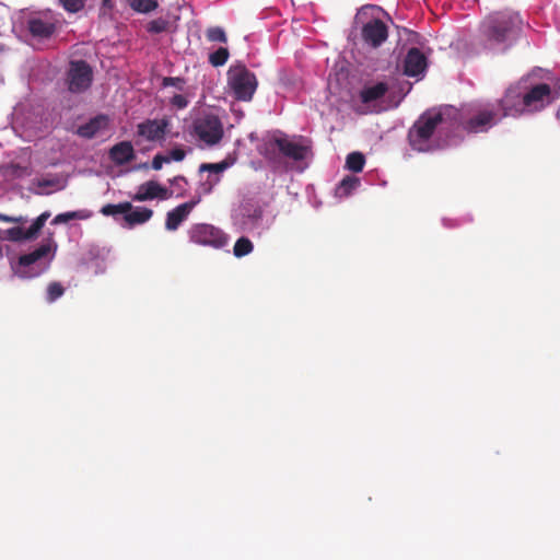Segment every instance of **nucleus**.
I'll list each match as a JSON object with an SVG mask.
<instances>
[{
    "instance_id": "obj_1",
    "label": "nucleus",
    "mask_w": 560,
    "mask_h": 560,
    "mask_svg": "<svg viewBox=\"0 0 560 560\" xmlns=\"http://www.w3.org/2000/svg\"><path fill=\"white\" fill-rule=\"evenodd\" d=\"M523 20L513 10L489 13L480 23V34L489 47L509 46L522 30Z\"/></svg>"
},
{
    "instance_id": "obj_2",
    "label": "nucleus",
    "mask_w": 560,
    "mask_h": 560,
    "mask_svg": "<svg viewBox=\"0 0 560 560\" xmlns=\"http://www.w3.org/2000/svg\"><path fill=\"white\" fill-rule=\"evenodd\" d=\"M451 112L448 108H433L421 114L408 131L410 147L419 152L432 150V138L448 124Z\"/></svg>"
},
{
    "instance_id": "obj_3",
    "label": "nucleus",
    "mask_w": 560,
    "mask_h": 560,
    "mask_svg": "<svg viewBox=\"0 0 560 560\" xmlns=\"http://www.w3.org/2000/svg\"><path fill=\"white\" fill-rule=\"evenodd\" d=\"M57 245L52 241L40 244L33 252L21 255L11 262V269L15 276L22 279H32L46 272L55 256Z\"/></svg>"
},
{
    "instance_id": "obj_4",
    "label": "nucleus",
    "mask_w": 560,
    "mask_h": 560,
    "mask_svg": "<svg viewBox=\"0 0 560 560\" xmlns=\"http://www.w3.org/2000/svg\"><path fill=\"white\" fill-rule=\"evenodd\" d=\"M502 114L493 102L471 105L463 115L460 126L468 133H485L502 121Z\"/></svg>"
},
{
    "instance_id": "obj_5",
    "label": "nucleus",
    "mask_w": 560,
    "mask_h": 560,
    "mask_svg": "<svg viewBox=\"0 0 560 560\" xmlns=\"http://www.w3.org/2000/svg\"><path fill=\"white\" fill-rule=\"evenodd\" d=\"M228 84L235 100L248 102L257 90L258 81L244 65H235L228 71Z\"/></svg>"
},
{
    "instance_id": "obj_6",
    "label": "nucleus",
    "mask_w": 560,
    "mask_h": 560,
    "mask_svg": "<svg viewBox=\"0 0 560 560\" xmlns=\"http://www.w3.org/2000/svg\"><path fill=\"white\" fill-rule=\"evenodd\" d=\"M189 241L213 249H221L229 244V235L220 228L209 223H196L188 230Z\"/></svg>"
},
{
    "instance_id": "obj_7",
    "label": "nucleus",
    "mask_w": 560,
    "mask_h": 560,
    "mask_svg": "<svg viewBox=\"0 0 560 560\" xmlns=\"http://www.w3.org/2000/svg\"><path fill=\"white\" fill-rule=\"evenodd\" d=\"M524 96V79L518 82L511 84L504 92L503 96L499 100L493 101V104L498 106L499 113L502 114V118L505 117H520L526 114V107L523 103Z\"/></svg>"
},
{
    "instance_id": "obj_8",
    "label": "nucleus",
    "mask_w": 560,
    "mask_h": 560,
    "mask_svg": "<svg viewBox=\"0 0 560 560\" xmlns=\"http://www.w3.org/2000/svg\"><path fill=\"white\" fill-rule=\"evenodd\" d=\"M194 133L208 145H214L223 138V125L215 115L208 114L194 121Z\"/></svg>"
},
{
    "instance_id": "obj_9",
    "label": "nucleus",
    "mask_w": 560,
    "mask_h": 560,
    "mask_svg": "<svg viewBox=\"0 0 560 560\" xmlns=\"http://www.w3.org/2000/svg\"><path fill=\"white\" fill-rule=\"evenodd\" d=\"M58 19L51 11H42L30 14L26 27L34 38L48 39L57 30Z\"/></svg>"
},
{
    "instance_id": "obj_10",
    "label": "nucleus",
    "mask_w": 560,
    "mask_h": 560,
    "mask_svg": "<svg viewBox=\"0 0 560 560\" xmlns=\"http://www.w3.org/2000/svg\"><path fill=\"white\" fill-rule=\"evenodd\" d=\"M93 80V72L90 65L84 60H74L70 62L67 73L68 90L72 93H82L86 91Z\"/></svg>"
},
{
    "instance_id": "obj_11",
    "label": "nucleus",
    "mask_w": 560,
    "mask_h": 560,
    "mask_svg": "<svg viewBox=\"0 0 560 560\" xmlns=\"http://www.w3.org/2000/svg\"><path fill=\"white\" fill-rule=\"evenodd\" d=\"M523 103L526 107V114H532L544 109L551 102V88L547 83L527 85L524 79Z\"/></svg>"
},
{
    "instance_id": "obj_12",
    "label": "nucleus",
    "mask_w": 560,
    "mask_h": 560,
    "mask_svg": "<svg viewBox=\"0 0 560 560\" xmlns=\"http://www.w3.org/2000/svg\"><path fill=\"white\" fill-rule=\"evenodd\" d=\"M49 217L50 213L48 211L43 212L35 219V221L27 230L23 229L20 225L7 230H0V238L3 241L11 242L34 240L37 237L39 231L43 229Z\"/></svg>"
},
{
    "instance_id": "obj_13",
    "label": "nucleus",
    "mask_w": 560,
    "mask_h": 560,
    "mask_svg": "<svg viewBox=\"0 0 560 560\" xmlns=\"http://www.w3.org/2000/svg\"><path fill=\"white\" fill-rule=\"evenodd\" d=\"M361 34L368 45L376 48L387 39L388 28L382 20L374 19L363 25Z\"/></svg>"
},
{
    "instance_id": "obj_14",
    "label": "nucleus",
    "mask_w": 560,
    "mask_h": 560,
    "mask_svg": "<svg viewBox=\"0 0 560 560\" xmlns=\"http://www.w3.org/2000/svg\"><path fill=\"white\" fill-rule=\"evenodd\" d=\"M167 127V119H147L137 126V135L148 141H161L165 138Z\"/></svg>"
},
{
    "instance_id": "obj_15",
    "label": "nucleus",
    "mask_w": 560,
    "mask_h": 560,
    "mask_svg": "<svg viewBox=\"0 0 560 560\" xmlns=\"http://www.w3.org/2000/svg\"><path fill=\"white\" fill-rule=\"evenodd\" d=\"M273 143L277 145L279 153L290 160L302 161L307 155L308 148L306 145L292 141L288 137H275Z\"/></svg>"
},
{
    "instance_id": "obj_16",
    "label": "nucleus",
    "mask_w": 560,
    "mask_h": 560,
    "mask_svg": "<svg viewBox=\"0 0 560 560\" xmlns=\"http://www.w3.org/2000/svg\"><path fill=\"white\" fill-rule=\"evenodd\" d=\"M109 118L100 114L91 118L88 122L81 125L77 129V135L84 139H92L98 133L108 129Z\"/></svg>"
},
{
    "instance_id": "obj_17",
    "label": "nucleus",
    "mask_w": 560,
    "mask_h": 560,
    "mask_svg": "<svg viewBox=\"0 0 560 560\" xmlns=\"http://www.w3.org/2000/svg\"><path fill=\"white\" fill-rule=\"evenodd\" d=\"M427 58L418 48H411L407 52L404 62V72L408 77H417L425 70Z\"/></svg>"
},
{
    "instance_id": "obj_18",
    "label": "nucleus",
    "mask_w": 560,
    "mask_h": 560,
    "mask_svg": "<svg viewBox=\"0 0 560 560\" xmlns=\"http://www.w3.org/2000/svg\"><path fill=\"white\" fill-rule=\"evenodd\" d=\"M196 203V201L184 202L168 211L166 214L165 229L168 231L177 230L182 222L187 219Z\"/></svg>"
},
{
    "instance_id": "obj_19",
    "label": "nucleus",
    "mask_w": 560,
    "mask_h": 560,
    "mask_svg": "<svg viewBox=\"0 0 560 560\" xmlns=\"http://www.w3.org/2000/svg\"><path fill=\"white\" fill-rule=\"evenodd\" d=\"M109 159L116 165H125L135 160L136 153L130 141H121L109 149Z\"/></svg>"
},
{
    "instance_id": "obj_20",
    "label": "nucleus",
    "mask_w": 560,
    "mask_h": 560,
    "mask_svg": "<svg viewBox=\"0 0 560 560\" xmlns=\"http://www.w3.org/2000/svg\"><path fill=\"white\" fill-rule=\"evenodd\" d=\"M167 190L154 180L142 184L137 194L132 197L136 201L151 200L156 197L166 198Z\"/></svg>"
},
{
    "instance_id": "obj_21",
    "label": "nucleus",
    "mask_w": 560,
    "mask_h": 560,
    "mask_svg": "<svg viewBox=\"0 0 560 560\" xmlns=\"http://www.w3.org/2000/svg\"><path fill=\"white\" fill-rule=\"evenodd\" d=\"M388 91V85L385 82H378L371 86H364L360 92V100L364 104H370L374 101L381 100Z\"/></svg>"
},
{
    "instance_id": "obj_22",
    "label": "nucleus",
    "mask_w": 560,
    "mask_h": 560,
    "mask_svg": "<svg viewBox=\"0 0 560 560\" xmlns=\"http://www.w3.org/2000/svg\"><path fill=\"white\" fill-rule=\"evenodd\" d=\"M153 215V211L145 207H137L132 208L127 212V214L124 217V220L126 221L128 226H135L137 224H143L147 221H149Z\"/></svg>"
},
{
    "instance_id": "obj_23",
    "label": "nucleus",
    "mask_w": 560,
    "mask_h": 560,
    "mask_svg": "<svg viewBox=\"0 0 560 560\" xmlns=\"http://www.w3.org/2000/svg\"><path fill=\"white\" fill-rule=\"evenodd\" d=\"M360 185V179L354 176H346L336 189L339 197H348Z\"/></svg>"
},
{
    "instance_id": "obj_24",
    "label": "nucleus",
    "mask_w": 560,
    "mask_h": 560,
    "mask_svg": "<svg viewBox=\"0 0 560 560\" xmlns=\"http://www.w3.org/2000/svg\"><path fill=\"white\" fill-rule=\"evenodd\" d=\"M131 209H132V205L128 201L117 203V205L107 203L102 207L101 213L106 217H108V215L115 217L116 214H124V217H125L127 214V212H129V210H131Z\"/></svg>"
},
{
    "instance_id": "obj_25",
    "label": "nucleus",
    "mask_w": 560,
    "mask_h": 560,
    "mask_svg": "<svg viewBox=\"0 0 560 560\" xmlns=\"http://www.w3.org/2000/svg\"><path fill=\"white\" fill-rule=\"evenodd\" d=\"M254 249V245L248 237H240L233 247V254L235 257L241 258L250 254Z\"/></svg>"
},
{
    "instance_id": "obj_26",
    "label": "nucleus",
    "mask_w": 560,
    "mask_h": 560,
    "mask_svg": "<svg viewBox=\"0 0 560 560\" xmlns=\"http://www.w3.org/2000/svg\"><path fill=\"white\" fill-rule=\"evenodd\" d=\"M365 158L361 152H352L348 154L346 165L350 171L359 173L363 170Z\"/></svg>"
},
{
    "instance_id": "obj_27",
    "label": "nucleus",
    "mask_w": 560,
    "mask_h": 560,
    "mask_svg": "<svg viewBox=\"0 0 560 560\" xmlns=\"http://www.w3.org/2000/svg\"><path fill=\"white\" fill-rule=\"evenodd\" d=\"M244 215L253 224H257L261 221L264 215V210L259 205L246 203L243 207Z\"/></svg>"
},
{
    "instance_id": "obj_28",
    "label": "nucleus",
    "mask_w": 560,
    "mask_h": 560,
    "mask_svg": "<svg viewBox=\"0 0 560 560\" xmlns=\"http://www.w3.org/2000/svg\"><path fill=\"white\" fill-rule=\"evenodd\" d=\"M88 218V214L84 213V211H69L57 214L52 221L51 224L57 225L61 223H68L72 220H84Z\"/></svg>"
},
{
    "instance_id": "obj_29",
    "label": "nucleus",
    "mask_w": 560,
    "mask_h": 560,
    "mask_svg": "<svg viewBox=\"0 0 560 560\" xmlns=\"http://www.w3.org/2000/svg\"><path fill=\"white\" fill-rule=\"evenodd\" d=\"M129 5L137 12L148 13L158 7L156 0H128Z\"/></svg>"
},
{
    "instance_id": "obj_30",
    "label": "nucleus",
    "mask_w": 560,
    "mask_h": 560,
    "mask_svg": "<svg viewBox=\"0 0 560 560\" xmlns=\"http://www.w3.org/2000/svg\"><path fill=\"white\" fill-rule=\"evenodd\" d=\"M230 166V163L226 161H222L220 163H202L199 166V172H208L211 175L220 176L222 172H224Z\"/></svg>"
},
{
    "instance_id": "obj_31",
    "label": "nucleus",
    "mask_w": 560,
    "mask_h": 560,
    "mask_svg": "<svg viewBox=\"0 0 560 560\" xmlns=\"http://www.w3.org/2000/svg\"><path fill=\"white\" fill-rule=\"evenodd\" d=\"M63 293H65V288L62 287V284L60 282H57V281L50 282L47 285L46 300L48 303H52L56 300H58L59 298H61L63 295Z\"/></svg>"
},
{
    "instance_id": "obj_32",
    "label": "nucleus",
    "mask_w": 560,
    "mask_h": 560,
    "mask_svg": "<svg viewBox=\"0 0 560 560\" xmlns=\"http://www.w3.org/2000/svg\"><path fill=\"white\" fill-rule=\"evenodd\" d=\"M206 38L212 43H226L228 37L224 30L220 26H212L206 31Z\"/></svg>"
},
{
    "instance_id": "obj_33",
    "label": "nucleus",
    "mask_w": 560,
    "mask_h": 560,
    "mask_svg": "<svg viewBox=\"0 0 560 560\" xmlns=\"http://www.w3.org/2000/svg\"><path fill=\"white\" fill-rule=\"evenodd\" d=\"M229 56H230V54H229L228 48L220 47L214 52L210 54L209 62L213 67H221L228 61Z\"/></svg>"
},
{
    "instance_id": "obj_34",
    "label": "nucleus",
    "mask_w": 560,
    "mask_h": 560,
    "mask_svg": "<svg viewBox=\"0 0 560 560\" xmlns=\"http://www.w3.org/2000/svg\"><path fill=\"white\" fill-rule=\"evenodd\" d=\"M278 148L273 143V138L269 141L265 142L264 145L260 148L259 152L261 155L265 156L266 160L269 162H276L278 160Z\"/></svg>"
},
{
    "instance_id": "obj_35",
    "label": "nucleus",
    "mask_w": 560,
    "mask_h": 560,
    "mask_svg": "<svg viewBox=\"0 0 560 560\" xmlns=\"http://www.w3.org/2000/svg\"><path fill=\"white\" fill-rule=\"evenodd\" d=\"M63 9L70 13H77L81 11L86 0H59Z\"/></svg>"
},
{
    "instance_id": "obj_36",
    "label": "nucleus",
    "mask_w": 560,
    "mask_h": 560,
    "mask_svg": "<svg viewBox=\"0 0 560 560\" xmlns=\"http://www.w3.org/2000/svg\"><path fill=\"white\" fill-rule=\"evenodd\" d=\"M168 22L162 18L152 20L148 23L147 31L153 34H159L165 32L167 28Z\"/></svg>"
},
{
    "instance_id": "obj_37",
    "label": "nucleus",
    "mask_w": 560,
    "mask_h": 560,
    "mask_svg": "<svg viewBox=\"0 0 560 560\" xmlns=\"http://www.w3.org/2000/svg\"><path fill=\"white\" fill-rule=\"evenodd\" d=\"M220 182V176L209 174L205 180L200 183V191L203 194H209L212 191L213 187Z\"/></svg>"
},
{
    "instance_id": "obj_38",
    "label": "nucleus",
    "mask_w": 560,
    "mask_h": 560,
    "mask_svg": "<svg viewBox=\"0 0 560 560\" xmlns=\"http://www.w3.org/2000/svg\"><path fill=\"white\" fill-rule=\"evenodd\" d=\"M165 156H166L168 163L171 161L180 162L185 159L186 152L182 148H174Z\"/></svg>"
},
{
    "instance_id": "obj_39",
    "label": "nucleus",
    "mask_w": 560,
    "mask_h": 560,
    "mask_svg": "<svg viewBox=\"0 0 560 560\" xmlns=\"http://www.w3.org/2000/svg\"><path fill=\"white\" fill-rule=\"evenodd\" d=\"M184 80L182 78L165 77L162 81L163 86H176L179 90L183 89Z\"/></svg>"
},
{
    "instance_id": "obj_40",
    "label": "nucleus",
    "mask_w": 560,
    "mask_h": 560,
    "mask_svg": "<svg viewBox=\"0 0 560 560\" xmlns=\"http://www.w3.org/2000/svg\"><path fill=\"white\" fill-rule=\"evenodd\" d=\"M171 104L173 106H175L176 108H185L187 105H188V101L187 98L182 95V94H175L172 98H171Z\"/></svg>"
},
{
    "instance_id": "obj_41",
    "label": "nucleus",
    "mask_w": 560,
    "mask_h": 560,
    "mask_svg": "<svg viewBox=\"0 0 560 560\" xmlns=\"http://www.w3.org/2000/svg\"><path fill=\"white\" fill-rule=\"evenodd\" d=\"M164 163H168L166 156L159 153L153 158L151 166L153 170L159 171L162 168Z\"/></svg>"
},
{
    "instance_id": "obj_42",
    "label": "nucleus",
    "mask_w": 560,
    "mask_h": 560,
    "mask_svg": "<svg viewBox=\"0 0 560 560\" xmlns=\"http://www.w3.org/2000/svg\"><path fill=\"white\" fill-rule=\"evenodd\" d=\"M27 222V219L25 217L19 215V217H11L10 223H16L20 225H23Z\"/></svg>"
},
{
    "instance_id": "obj_43",
    "label": "nucleus",
    "mask_w": 560,
    "mask_h": 560,
    "mask_svg": "<svg viewBox=\"0 0 560 560\" xmlns=\"http://www.w3.org/2000/svg\"><path fill=\"white\" fill-rule=\"evenodd\" d=\"M11 168L13 170V174L22 175L27 173L26 167H21L19 165H12Z\"/></svg>"
},
{
    "instance_id": "obj_44",
    "label": "nucleus",
    "mask_w": 560,
    "mask_h": 560,
    "mask_svg": "<svg viewBox=\"0 0 560 560\" xmlns=\"http://www.w3.org/2000/svg\"><path fill=\"white\" fill-rule=\"evenodd\" d=\"M180 182L183 183H187L186 178L182 175H178V176H175L172 180H171V184H180Z\"/></svg>"
},
{
    "instance_id": "obj_45",
    "label": "nucleus",
    "mask_w": 560,
    "mask_h": 560,
    "mask_svg": "<svg viewBox=\"0 0 560 560\" xmlns=\"http://www.w3.org/2000/svg\"><path fill=\"white\" fill-rule=\"evenodd\" d=\"M0 221L10 223L11 215H7V214H3V213H0Z\"/></svg>"
},
{
    "instance_id": "obj_46",
    "label": "nucleus",
    "mask_w": 560,
    "mask_h": 560,
    "mask_svg": "<svg viewBox=\"0 0 560 560\" xmlns=\"http://www.w3.org/2000/svg\"><path fill=\"white\" fill-rule=\"evenodd\" d=\"M103 7L112 9L113 4L110 0H103Z\"/></svg>"
}]
</instances>
